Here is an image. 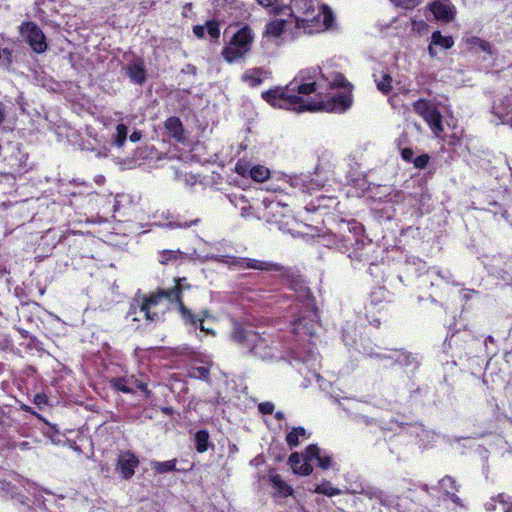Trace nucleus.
<instances>
[{
    "label": "nucleus",
    "instance_id": "obj_1",
    "mask_svg": "<svg viewBox=\"0 0 512 512\" xmlns=\"http://www.w3.org/2000/svg\"><path fill=\"white\" fill-rule=\"evenodd\" d=\"M323 84L311 78L299 75L285 89L275 88L262 93V97L271 106L294 111H326L342 113L350 108V91L324 95Z\"/></svg>",
    "mask_w": 512,
    "mask_h": 512
},
{
    "label": "nucleus",
    "instance_id": "obj_30",
    "mask_svg": "<svg viewBox=\"0 0 512 512\" xmlns=\"http://www.w3.org/2000/svg\"><path fill=\"white\" fill-rule=\"evenodd\" d=\"M196 449L199 453H203L208 449L209 435L206 431L202 430L196 434Z\"/></svg>",
    "mask_w": 512,
    "mask_h": 512
},
{
    "label": "nucleus",
    "instance_id": "obj_49",
    "mask_svg": "<svg viewBox=\"0 0 512 512\" xmlns=\"http://www.w3.org/2000/svg\"><path fill=\"white\" fill-rule=\"evenodd\" d=\"M275 416L277 419H283L284 414L282 412H277Z\"/></svg>",
    "mask_w": 512,
    "mask_h": 512
},
{
    "label": "nucleus",
    "instance_id": "obj_50",
    "mask_svg": "<svg viewBox=\"0 0 512 512\" xmlns=\"http://www.w3.org/2000/svg\"><path fill=\"white\" fill-rule=\"evenodd\" d=\"M246 210H247L246 208L242 209V216H244V217L248 216V214L246 213Z\"/></svg>",
    "mask_w": 512,
    "mask_h": 512
},
{
    "label": "nucleus",
    "instance_id": "obj_39",
    "mask_svg": "<svg viewBox=\"0 0 512 512\" xmlns=\"http://www.w3.org/2000/svg\"><path fill=\"white\" fill-rule=\"evenodd\" d=\"M259 410L264 414H270L274 410V405L271 402H264L259 404Z\"/></svg>",
    "mask_w": 512,
    "mask_h": 512
},
{
    "label": "nucleus",
    "instance_id": "obj_7",
    "mask_svg": "<svg viewBox=\"0 0 512 512\" xmlns=\"http://www.w3.org/2000/svg\"><path fill=\"white\" fill-rule=\"evenodd\" d=\"M263 204L265 206L263 218L268 223L275 224L279 230L288 231L290 225L294 222L288 205L269 199H264Z\"/></svg>",
    "mask_w": 512,
    "mask_h": 512
},
{
    "label": "nucleus",
    "instance_id": "obj_51",
    "mask_svg": "<svg viewBox=\"0 0 512 512\" xmlns=\"http://www.w3.org/2000/svg\"><path fill=\"white\" fill-rule=\"evenodd\" d=\"M418 25H419V26H422V27H425V26H426V24H425V22H424V21H420V22L418 23Z\"/></svg>",
    "mask_w": 512,
    "mask_h": 512
},
{
    "label": "nucleus",
    "instance_id": "obj_8",
    "mask_svg": "<svg viewBox=\"0 0 512 512\" xmlns=\"http://www.w3.org/2000/svg\"><path fill=\"white\" fill-rule=\"evenodd\" d=\"M414 110L419 114L431 128L436 137H440L443 132L441 114L434 104L426 100H418L413 105Z\"/></svg>",
    "mask_w": 512,
    "mask_h": 512
},
{
    "label": "nucleus",
    "instance_id": "obj_52",
    "mask_svg": "<svg viewBox=\"0 0 512 512\" xmlns=\"http://www.w3.org/2000/svg\"><path fill=\"white\" fill-rule=\"evenodd\" d=\"M505 512H512V505L508 507L507 509H504Z\"/></svg>",
    "mask_w": 512,
    "mask_h": 512
},
{
    "label": "nucleus",
    "instance_id": "obj_45",
    "mask_svg": "<svg viewBox=\"0 0 512 512\" xmlns=\"http://www.w3.org/2000/svg\"><path fill=\"white\" fill-rule=\"evenodd\" d=\"M434 46H436L435 44H432V42L430 43V45L428 46V53L431 57H436L437 55V51L435 50Z\"/></svg>",
    "mask_w": 512,
    "mask_h": 512
},
{
    "label": "nucleus",
    "instance_id": "obj_37",
    "mask_svg": "<svg viewBox=\"0 0 512 512\" xmlns=\"http://www.w3.org/2000/svg\"><path fill=\"white\" fill-rule=\"evenodd\" d=\"M345 78L341 74L334 75L332 81L330 82L331 87H344L345 86Z\"/></svg>",
    "mask_w": 512,
    "mask_h": 512
},
{
    "label": "nucleus",
    "instance_id": "obj_17",
    "mask_svg": "<svg viewBox=\"0 0 512 512\" xmlns=\"http://www.w3.org/2000/svg\"><path fill=\"white\" fill-rule=\"evenodd\" d=\"M439 485L441 489L444 491L445 495L449 497L454 504L462 506L461 499L455 494V492L458 491V486L456 484V481L452 477H443L439 481Z\"/></svg>",
    "mask_w": 512,
    "mask_h": 512
},
{
    "label": "nucleus",
    "instance_id": "obj_14",
    "mask_svg": "<svg viewBox=\"0 0 512 512\" xmlns=\"http://www.w3.org/2000/svg\"><path fill=\"white\" fill-rule=\"evenodd\" d=\"M137 457L131 452H124L119 456L117 467L121 475L125 479H129L134 475V470L138 466Z\"/></svg>",
    "mask_w": 512,
    "mask_h": 512
},
{
    "label": "nucleus",
    "instance_id": "obj_24",
    "mask_svg": "<svg viewBox=\"0 0 512 512\" xmlns=\"http://www.w3.org/2000/svg\"><path fill=\"white\" fill-rule=\"evenodd\" d=\"M313 492L317 494H323L328 497L340 495L342 493L340 489L334 487L329 481H323L317 485Z\"/></svg>",
    "mask_w": 512,
    "mask_h": 512
},
{
    "label": "nucleus",
    "instance_id": "obj_31",
    "mask_svg": "<svg viewBox=\"0 0 512 512\" xmlns=\"http://www.w3.org/2000/svg\"><path fill=\"white\" fill-rule=\"evenodd\" d=\"M188 375L195 379H207L209 375V369L205 366L191 367L188 370Z\"/></svg>",
    "mask_w": 512,
    "mask_h": 512
},
{
    "label": "nucleus",
    "instance_id": "obj_6",
    "mask_svg": "<svg viewBox=\"0 0 512 512\" xmlns=\"http://www.w3.org/2000/svg\"><path fill=\"white\" fill-rule=\"evenodd\" d=\"M254 35L250 28L243 27L237 31L222 51L224 59L232 63L244 57L251 49Z\"/></svg>",
    "mask_w": 512,
    "mask_h": 512
},
{
    "label": "nucleus",
    "instance_id": "obj_35",
    "mask_svg": "<svg viewBox=\"0 0 512 512\" xmlns=\"http://www.w3.org/2000/svg\"><path fill=\"white\" fill-rule=\"evenodd\" d=\"M12 63V54L7 48L0 47V66L8 68Z\"/></svg>",
    "mask_w": 512,
    "mask_h": 512
},
{
    "label": "nucleus",
    "instance_id": "obj_22",
    "mask_svg": "<svg viewBox=\"0 0 512 512\" xmlns=\"http://www.w3.org/2000/svg\"><path fill=\"white\" fill-rule=\"evenodd\" d=\"M132 382H136L132 377L131 378H124V377H118L113 378L111 380V386L123 393H134V388L132 386Z\"/></svg>",
    "mask_w": 512,
    "mask_h": 512
},
{
    "label": "nucleus",
    "instance_id": "obj_41",
    "mask_svg": "<svg viewBox=\"0 0 512 512\" xmlns=\"http://www.w3.org/2000/svg\"><path fill=\"white\" fill-rule=\"evenodd\" d=\"M199 328H200L201 331L205 332L206 334L215 335L214 330L209 328V327H207L203 323V319H199Z\"/></svg>",
    "mask_w": 512,
    "mask_h": 512
},
{
    "label": "nucleus",
    "instance_id": "obj_21",
    "mask_svg": "<svg viewBox=\"0 0 512 512\" xmlns=\"http://www.w3.org/2000/svg\"><path fill=\"white\" fill-rule=\"evenodd\" d=\"M270 481L280 497H287L293 493V489L279 475H271Z\"/></svg>",
    "mask_w": 512,
    "mask_h": 512
},
{
    "label": "nucleus",
    "instance_id": "obj_16",
    "mask_svg": "<svg viewBox=\"0 0 512 512\" xmlns=\"http://www.w3.org/2000/svg\"><path fill=\"white\" fill-rule=\"evenodd\" d=\"M165 130L168 136L177 142H184L185 131L182 122L177 117H170L164 123Z\"/></svg>",
    "mask_w": 512,
    "mask_h": 512
},
{
    "label": "nucleus",
    "instance_id": "obj_15",
    "mask_svg": "<svg viewBox=\"0 0 512 512\" xmlns=\"http://www.w3.org/2000/svg\"><path fill=\"white\" fill-rule=\"evenodd\" d=\"M288 462L295 474L308 476L313 471L310 461H307L305 458V453L303 455H300L297 452L292 453Z\"/></svg>",
    "mask_w": 512,
    "mask_h": 512
},
{
    "label": "nucleus",
    "instance_id": "obj_27",
    "mask_svg": "<svg viewBox=\"0 0 512 512\" xmlns=\"http://www.w3.org/2000/svg\"><path fill=\"white\" fill-rule=\"evenodd\" d=\"M176 466V459L168 460V461H153L151 463V468L156 473H166L175 470Z\"/></svg>",
    "mask_w": 512,
    "mask_h": 512
},
{
    "label": "nucleus",
    "instance_id": "obj_48",
    "mask_svg": "<svg viewBox=\"0 0 512 512\" xmlns=\"http://www.w3.org/2000/svg\"><path fill=\"white\" fill-rule=\"evenodd\" d=\"M502 124H506L512 128V116L507 120H502Z\"/></svg>",
    "mask_w": 512,
    "mask_h": 512
},
{
    "label": "nucleus",
    "instance_id": "obj_10",
    "mask_svg": "<svg viewBox=\"0 0 512 512\" xmlns=\"http://www.w3.org/2000/svg\"><path fill=\"white\" fill-rule=\"evenodd\" d=\"M302 33L294 27V20L291 16L288 19L275 17L268 22L265 29V35L272 38H278L285 34L295 36Z\"/></svg>",
    "mask_w": 512,
    "mask_h": 512
},
{
    "label": "nucleus",
    "instance_id": "obj_9",
    "mask_svg": "<svg viewBox=\"0 0 512 512\" xmlns=\"http://www.w3.org/2000/svg\"><path fill=\"white\" fill-rule=\"evenodd\" d=\"M21 35L36 53H43L47 49L45 36L42 30L33 22L23 23L20 27Z\"/></svg>",
    "mask_w": 512,
    "mask_h": 512
},
{
    "label": "nucleus",
    "instance_id": "obj_53",
    "mask_svg": "<svg viewBox=\"0 0 512 512\" xmlns=\"http://www.w3.org/2000/svg\"><path fill=\"white\" fill-rule=\"evenodd\" d=\"M499 497H500L501 503H504V502H505V500H504L503 495H500Z\"/></svg>",
    "mask_w": 512,
    "mask_h": 512
},
{
    "label": "nucleus",
    "instance_id": "obj_4",
    "mask_svg": "<svg viewBox=\"0 0 512 512\" xmlns=\"http://www.w3.org/2000/svg\"><path fill=\"white\" fill-rule=\"evenodd\" d=\"M292 289L295 291V297L301 305L299 313L293 320L291 326L292 333L301 339L310 338L318 326V314L314 302L311 298L309 289L300 282L295 283Z\"/></svg>",
    "mask_w": 512,
    "mask_h": 512
},
{
    "label": "nucleus",
    "instance_id": "obj_12",
    "mask_svg": "<svg viewBox=\"0 0 512 512\" xmlns=\"http://www.w3.org/2000/svg\"><path fill=\"white\" fill-rule=\"evenodd\" d=\"M305 458L310 462L316 460L318 466L323 470H327L333 466L332 456L314 444L309 445L305 449Z\"/></svg>",
    "mask_w": 512,
    "mask_h": 512
},
{
    "label": "nucleus",
    "instance_id": "obj_3",
    "mask_svg": "<svg viewBox=\"0 0 512 512\" xmlns=\"http://www.w3.org/2000/svg\"><path fill=\"white\" fill-rule=\"evenodd\" d=\"M289 11L294 27L303 34L321 33L333 26L334 15L326 5L317 0H291Z\"/></svg>",
    "mask_w": 512,
    "mask_h": 512
},
{
    "label": "nucleus",
    "instance_id": "obj_25",
    "mask_svg": "<svg viewBox=\"0 0 512 512\" xmlns=\"http://www.w3.org/2000/svg\"><path fill=\"white\" fill-rule=\"evenodd\" d=\"M432 44L440 46L444 49H449L453 46L454 41L451 36H443L440 31H435L431 36Z\"/></svg>",
    "mask_w": 512,
    "mask_h": 512
},
{
    "label": "nucleus",
    "instance_id": "obj_42",
    "mask_svg": "<svg viewBox=\"0 0 512 512\" xmlns=\"http://www.w3.org/2000/svg\"><path fill=\"white\" fill-rule=\"evenodd\" d=\"M129 138L132 142H138L142 138V133L140 131H134L133 133H131Z\"/></svg>",
    "mask_w": 512,
    "mask_h": 512
},
{
    "label": "nucleus",
    "instance_id": "obj_33",
    "mask_svg": "<svg viewBox=\"0 0 512 512\" xmlns=\"http://www.w3.org/2000/svg\"><path fill=\"white\" fill-rule=\"evenodd\" d=\"M466 42L472 49H480L482 51H488L489 47H490L489 43L481 40L478 37H474V36L467 38Z\"/></svg>",
    "mask_w": 512,
    "mask_h": 512
},
{
    "label": "nucleus",
    "instance_id": "obj_43",
    "mask_svg": "<svg viewBox=\"0 0 512 512\" xmlns=\"http://www.w3.org/2000/svg\"><path fill=\"white\" fill-rule=\"evenodd\" d=\"M402 157L407 160V161H410L413 157V151L411 149H403L402 150Z\"/></svg>",
    "mask_w": 512,
    "mask_h": 512
},
{
    "label": "nucleus",
    "instance_id": "obj_20",
    "mask_svg": "<svg viewBox=\"0 0 512 512\" xmlns=\"http://www.w3.org/2000/svg\"><path fill=\"white\" fill-rule=\"evenodd\" d=\"M374 81L377 89L383 94H388L392 90V77L385 71H380L374 74Z\"/></svg>",
    "mask_w": 512,
    "mask_h": 512
},
{
    "label": "nucleus",
    "instance_id": "obj_13",
    "mask_svg": "<svg viewBox=\"0 0 512 512\" xmlns=\"http://www.w3.org/2000/svg\"><path fill=\"white\" fill-rule=\"evenodd\" d=\"M429 9L439 21L450 22L455 16V8L448 1H434L429 5Z\"/></svg>",
    "mask_w": 512,
    "mask_h": 512
},
{
    "label": "nucleus",
    "instance_id": "obj_40",
    "mask_svg": "<svg viewBox=\"0 0 512 512\" xmlns=\"http://www.w3.org/2000/svg\"><path fill=\"white\" fill-rule=\"evenodd\" d=\"M206 31V24L205 25H196L193 27V33L198 38H203Z\"/></svg>",
    "mask_w": 512,
    "mask_h": 512
},
{
    "label": "nucleus",
    "instance_id": "obj_19",
    "mask_svg": "<svg viewBox=\"0 0 512 512\" xmlns=\"http://www.w3.org/2000/svg\"><path fill=\"white\" fill-rule=\"evenodd\" d=\"M127 74L131 81L142 85L146 80V72L141 61H134L127 67Z\"/></svg>",
    "mask_w": 512,
    "mask_h": 512
},
{
    "label": "nucleus",
    "instance_id": "obj_18",
    "mask_svg": "<svg viewBox=\"0 0 512 512\" xmlns=\"http://www.w3.org/2000/svg\"><path fill=\"white\" fill-rule=\"evenodd\" d=\"M268 76V72L261 68H252L244 72L242 81L251 87L259 86Z\"/></svg>",
    "mask_w": 512,
    "mask_h": 512
},
{
    "label": "nucleus",
    "instance_id": "obj_5",
    "mask_svg": "<svg viewBox=\"0 0 512 512\" xmlns=\"http://www.w3.org/2000/svg\"><path fill=\"white\" fill-rule=\"evenodd\" d=\"M231 337L233 341L247 348L256 357L265 360L274 356V350L266 338L240 324H234Z\"/></svg>",
    "mask_w": 512,
    "mask_h": 512
},
{
    "label": "nucleus",
    "instance_id": "obj_36",
    "mask_svg": "<svg viewBox=\"0 0 512 512\" xmlns=\"http://www.w3.org/2000/svg\"><path fill=\"white\" fill-rule=\"evenodd\" d=\"M396 7L413 9L419 4V0H390Z\"/></svg>",
    "mask_w": 512,
    "mask_h": 512
},
{
    "label": "nucleus",
    "instance_id": "obj_26",
    "mask_svg": "<svg viewBox=\"0 0 512 512\" xmlns=\"http://www.w3.org/2000/svg\"><path fill=\"white\" fill-rule=\"evenodd\" d=\"M183 257V253L180 250H163L159 253V262L161 264H168L175 262Z\"/></svg>",
    "mask_w": 512,
    "mask_h": 512
},
{
    "label": "nucleus",
    "instance_id": "obj_47",
    "mask_svg": "<svg viewBox=\"0 0 512 512\" xmlns=\"http://www.w3.org/2000/svg\"><path fill=\"white\" fill-rule=\"evenodd\" d=\"M4 119H5V112H4L3 107L0 105V124L4 121Z\"/></svg>",
    "mask_w": 512,
    "mask_h": 512
},
{
    "label": "nucleus",
    "instance_id": "obj_23",
    "mask_svg": "<svg viewBox=\"0 0 512 512\" xmlns=\"http://www.w3.org/2000/svg\"><path fill=\"white\" fill-rule=\"evenodd\" d=\"M127 134H128L127 126L123 123H119L116 126L115 133L111 137L112 144L118 148L122 147L125 144V141L127 139Z\"/></svg>",
    "mask_w": 512,
    "mask_h": 512
},
{
    "label": "nucleus",
    "instance_id": "obj_2",
    "mask_svg": "<svg viewBox=\"0 0 512 512\" xmlns=\"http://www.w3.org/2000/svg\"><path fill=\"white\" fill-rule=\"evenodd\" d=\"M187 289H190V285L185 283V278L177 279L173 288L162 289L157 294L136 300L131 305L128 316L131 317L132 321H140L142 318L147 321H158L163 313V310L159 311L158 306L163 300H167L170 303H176L184 321L196 327L199 319L204 321L210 318V313L208 310H204L199 315H195L183 305L181 293Z\"/></svg>",
    "mask_w": 512,
    "mask_h": 512
},
{
    "label": "nucleus",
    "instance_id": "obj_29",
    "mask_svg": "<svg viewBox=\"0 0 512 512\" xmlns=\"http://www.w3.org/2000/svg\"><path fill=\"white\" fill-rule=\"evenodd\" d=\"M306 431L303 427L294 428L286 436V441L290 447H296L301 437H305Z\"/></svg>",
    "mask_w": 512,
    "mask_h": 512
},
{
    "label": "nucleus",
    "instance_id": "obj_38",
    "mask_svg": "<svg viewBox=\"0 0 512 512\" xmlns=\"http://www.w3.org/2000/svg\"><path fill=\"white\" fill-rule=\"evenodd\" d=\"M428 161V155H421L414 160V164L417 168H424L427 165Z\"/></svg>",
    "mask_w": 512,
    "mask_h": 512
},
{
    "label": "nucleus",
    "instance_id": "obj_46",
    "mask_svg": "<svg viewBox=\"0 0 512 512\" xmlns=\"http://www.w3.org/2000/svg\"><path fill=\"white\" fill-rule=\"evenodd\" d=\"M134 385H135L138 389H140L141 391H146V389H147V386H146L144 383L139 382V381H137V380H136V382H132V386H133V387H134Z\"/></svg>",
    "mask_w": 512,
    "mask_h": 512
},
{
    "label": "nucleus",
    "instance_id": "obj_44",
    "mask_svg": "<svg viewBox=\"0 0 512 512\" xmlns=\"http://www.w3.org/2000/svg\"><path fill=\"white\" fill-rule=\"evenodd\" d=\"M263 7H271L273 6L277 0H256Z\"/></svg>",
    "mask_w": 512,
    "mask_h": 512
},
{
    "label": "nucleus",
    "instance_id": "obj_34",
    "mask_svg": "<svg viewBox=\"0 0 512 512\" xmlns=\"http://www.w3.org/2000/svg\"><path fill=\"white\" fill-rule=\"evenodd\" d=\"M251 164L244 160H239L235 165V171L237 174L243 176V177H250L251 171H252Z\"/></svg>",
    "mask_w": 512,
    "mask_h": 512
},
{
    "label": "nucleus",
    "instance_id": "obj_11",
    "mask_svg": "<svg viewBox=\"0 0 512 512\" xmlns=\"http://www.w3.org/2000/svg\"><path fill=\"white\" fill-rule=\"evenodd\" d=\"M215 260L218 262L238 265L241 268H248L254 270H265V271H281L282 267L276 263L266 262L256 259L242 258V259H233L230 261L229 257H215Z\"/></svg>",
    "mask_w": 512,
    "mask_h": 512
},
{
    "label": "nucleus",
    "instance_id": "obj_32",
    "mask_svg": "<svg viewBox=\"0 0 512 512\" xmlns=\"http://www.w3.org/2000/svg\"><path fill=\"white\" fill-rule=\"evenodd\" d=\"M206 31L212 40H217L220 37V24L214 20L207 21Z\"/></svg>",
    "mask_w": 512,
    "mask_h": 512
},
{
    "label": "nucleus",
    "instance_id": "obj_28",
    "mask_svg": "<svg viewBox=\"0 0 512 512\" xmlns=\"http://www.w3.org/2000/svg\"><path fill=\"white\" fill-rule=\"evenodd\" d=\"M270 176V171L268 168L262 165H255L252 167L250 177L256 182H263L268 179Z\"/></svg>",
    "mask_w": 512,
    "mask_h": 512
}]
</instances>
